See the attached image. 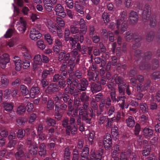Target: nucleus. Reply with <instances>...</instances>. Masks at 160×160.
I'll list each match as a JSON object with an SVG mask.
<instances>
[{"mask_svg":"<svg viewBox=\"0 0 160 160\" xmlns=\"http://www.w3.org/2000/svg\"><path fill=\"white\" fill-rule=\"evenodd\" d=\"M141 130V128L140 124L139 123H137L135 126L133 131L134 135L140 140L142 139V136L139 135V134Z\"/></svg>","mask_w":160,"mask_h":160,"instance_id":"473e14b6","label":"nucleus"},{"mask_svg":"<svg viewBox=\"0 0 160 160\" xmlns=\"http://www.w3.org/2000/svg\"><path fill=\"white\" fill-rule=\"evenodd\" d=\"M79 40V37L78 36H74L73 37H70L68 41L72 49L75 48L76 44Z\"/></svg>","mask_w":160,"mask_h":160,"instance_id":"c85d7f7f","label":"nucleus"},{"mask_svg":"<svg viewBox=\"0 0 160 160\" xmlns=\"http://www.w3.org/2000/svg\"><path fill=\"white\" fill-rule=\"evenodd\" d=\"M79 24L80 28L85 30H83V32H85L84 33H85L86 32V30L87 29V26L84 19L82 18L80 19L79 22Z\"/></svg>","mask_w":160,"mask_h":160,"instance_id":"13d9d810","label":"nucleus"},{"mask_svg":"<svg viewBox=\"0 0 160 160\" xmlns=\"http://www.w3.org/2000/svg\"><path fill=\"white\" fill-rule=\"evenodd\" d=\"M0 81L2 87H6L8 83V81L7 79L6 76L4 75H1Z\"/></svg>","mask_w":160,"mask_h":160,"instance_id":"49530a36","label":"nucleus"},{"mask_svg":"<svg viewBox=\"0 0 160 160\" xmlns=\"http://www.w3.org/2000/svg\"><path fill=\"white\" fill-rule=\"evenodd\" d=\"M154 33L153 31H150L148 32L146 37V39L147 41L151 42L153 39L154 36Z\"/></svg>","mask_w":160,"mask_h":160,"instance_id":"052dcab7","label":"nucleus"},{"mask_svg":"<svg viewBox=\"0 0 160 160\" xmlns=\"http://www.w3.org/2000/svg\"><path fill=\"white\" fill-rule=\"evenodd\" d=\"M129 158L130 160H137V158L136 153H131V150L128 149L124 152L121 153L120 160H128Z\"/></svg>","mask_w":160,"mask_h":160,"instance_id":"0eeeda50","label":"nucleus"},{"mask_svg":"<svg viewBox=\"0 0 160 160\" xmlns=\"http://www.w3.org/2000/svg\"><path fill=\"white\" fill-rule=\"evenodd\" d=\"M8 139L9 141L7 145V147L9 148H14L16 144L17 138L16 134L14 132H12L8 136Z\"/></svg>","mask_w":160,"mask_h":160,"instance_id":"9b49d317","label":"nucleus"},{"mask_svg":"<svg viewBox=\"0 0 160 160\" xmlns=\"http://www.w3.org/2000/svg\"><path fill=\"white\" fill-rule=\"evenodd\" d=\"M70 57V54L69 52L67 53L64 50H63L59 53L58 60L60 62L64 60L65 61H67L69 60Z\"/></svg>","mask_w":160,"mask_h":160,"instance_id":"4be33fe9","label":"nucleus"},{"mask_svg":"<svg viewBox=\"0 0 160 160\" xmlns=\"http://www.w3.org/2000/svg\"><path fill=\"white\" fill-rule=\"evenodd\" d=\"M148 121V116L147 114H143L140 117V122L143 124L147 123Z\"/></svg>","mask_w":160,"mask_h":160,"instance_id":"3c124183","label":"nucleus"},{"mask_svg":"<svg viewBox=\"0 0 160 160\" xmlns=\"http://www.w3.org/2000/svg\"><path fill=\"white\" fill-rule=\"evenodd\" d=\"M127 13L123 11L120 14L118 19L117 20V28L118 30L115 32V33L118 35L120 32L123 33L127 29V21L126 19Z\"/></svg>","mask_w":160,"mask_h":160,"instance_id":"7ed1b4c3","label":"nucleus"},{"mask_svg":"<svg viewBox=\"0 0 160 160\" xmlns=\"http://www.w3.org/2000/svg\"><path fill=\"white\" fill-rule=\"evenodd\" d=\"M53 72V68H49L48 69L44 70L42 73V77L43 78H46L48 75H50Z\"/></svg>","mask_w":160,"mask_h":160,"instance_id":"79ce46f5","label":"nucleus"},{"mask_svg":"<svg viewBox=\"0 0 160 160\" xmlns=\"http://www.w3.org/2000/svg\"><path fill=\"white\" fill-rule=\"evenodd\" d=\"M9 61V55L6 53L3 54L0 57V66L2 68H4Z\"/></svg>","mask_w":160,"mask_h":160,"instance_id":"aec40b11","label":"nucleus"},{"mask_svg":"<svg viewBox=\"0 0 160 160\" xmlns=\"http://www.w3.org/2000/svg\"><path fill=\"white\" fill-rule=\"evenodd\" d=\"M67 108V105L64 103H61L59 101H57L55 103V118L58 120H60L62 116V112L65 111Z\"/></svg>","mask_w":160,"mask_h":160,"instance_id":"39448f33","label":"nucleus"},{"mask_svg":"<svg viewBox=\"0 0 160 160\" xmlns=\"http://www.w3.org/2000/svg\"><path fill=\"white\" fill-rule=\"evenodd\" d=\"M115 81V83L118 85L122 84L125 82H123V78L120 76H118L117 74H115L112 77V80Z\"/></svg>","mask_w":160,"mask_h":160,"instance_id":"58836bf2","label":"nucleus"},{"mask_svg":"<svg viewBox=\"0 0 160 160\" xmlns=\"http://www.w3.org/2000/svg\"><path fill=\"white\" fill-rule=\"evenodd\" d=\"M127 86L126 83L119 84L118 86V91L119 94L122 95H125V89Z\"/></svg>","mask_w":160,"mask_h":160,"instance_id":"e433bc0d","label":"nucleus"},{"mask_svg":"<svg viewBox=\"0 0 160 160\" xmlns=\"http://www.w3.org/2000/svg\"><path fill=\"white\" fill-rule=\"evenodd\" d=\"M23 146L19 144L17 146L18 151L16 153L15 156L17 160H22L24 158V154L23 151Z\"/></svg>","mask_w":160,"mask_h":160,"instance_id":"6ab92c4d","label":"nucleus"},{"mask_svg":"<svg viewBox=\"0 0 160 160\" xmlns=\"http://www.w3.org/2000/svg\"><path fill=\"white\" fill-rule=\"evenodd\" d=\"M19 21L20 24L18 28V29L20 32L22 33H24L27 29L26 22L22 17L20 18Z\"/></svg>","mask_w":160,"mask_h":160,"instance_id":"bb28decb","label":"nucleus"},{"mask_svg":"<svg viewBox=\"0 0 160 160\" xmlns=\"http://www.w3.org/2000/svg\"><path fill=\"white\" fill-rule=\"evenodd\" d=\"M99 143L103 145L106 150H109L112 147V139L111 135L108 133L104 136L103 140H101Z\"/></svg>","mask_w":160,"mask_h":160,"instance_id":"6e6552de","label":"nucleus"},{"mask_svg":"<svg viewBox=\"0 0 160 160\" xmlns=\"http://www.w3.org/2000/svg\"><path fill=\"white\" fill-rule=\"evenodd\" d=\"M78 127L76 124L69 125L65 129L66 136H70L71 134L73 136L76 134L78 132Z\"/></svg>","mask_w":160,"mask_h":160,"instance_id":"dca6fc26","label":"nucleus"},{"mask_svg":"<svg viewBox=\"0 0 160 160\" xmlns=\"http://www.w3.org/2000/svg\"><path fill=\"white\" fill-rule=\"evenodd\" d=\"M135 56L138 58L137 60L138 64H139V68L140 70H145L149 71L151 68V66L149 63L146 61V59L150 60L152 55V53L148 51L144 53L141 52L139 50H137L135 52Z\"/></svg>","mask_w":160,"mask_h":160,"instance_id":"f257e3e1","label":"nucleus"},{"mask_svg":"<svg viewBox=\"0 0 160 160\" xmlns=\"http://www.w3.org/2000/svg\"><path fill=\"white\" fill-rule=\"evenodd\" d=\"M70 76H71L72 77L75 78L77 79H79L82 78V73L81 71L78 70H76L75 72H73L72 74V76L69 75Z\"/></svg>","mask_w":160,"mask_h":160,"instance_id":"8fccbe9b","label":"nucleus"},{"mask_svg":"<svg viewBox=\"0 0 160 160\" xmlns=\"http://www.w3.org/2000/svg\"><path fill=\"white\" fill-rule=\"evenodd\" d=\"M120 146L118 144L114 145L112 147L111 150V155L114 156L119 153Z\"/></svg>","mask_w":160,"mask_h":160,"instance_id":"ea45409f","label":"nucleus"},{"mask_svg":"<svg viewBox=\"0 0 160 160\" xmlns=\"http://www.w3.org/2000/svg\"><path fill=\"white\" fill-rule=\"evenodd\" d=\"M141 10L142 11V21L144 22L148 21L149 20L151 14V8L150 5L148 3L145 4L143 9L141 8Z\"/></svg>","mask_w":160,"mask_h":160,"instance_id":"423d86ee","label":"nucleus"},{"mask_svg":"<svg viewBox=\"0 0 160 160\" xmlns=\"http://www.w3.org/2000/svg\"><path fill=\"white\" fill-rule=\"evenodd\" d=\"M22 51H24V52L22 53L23 56L25 58H26L28 59H30L31 58V56L27 52L28 50L26 47L23 46L22 48Z\"/></svg>","mask_w":160,"mask_h":160,"instance_id":"6e6d98bb","label":"nucleus"},{"mask_svg":"<svg viewBox=\"0 0 160 160\" xmlns=\"http://www.w3.org/2000/svg\"><path fill=\"white\" fill-rule=\"evenodd\" d=\"M3 106L5 110L7 112L11 111L13 107V105L12 102H4Z\"/></svg>","mask_w":160,"mask_h":160,"instance_id":"a18cd8bd","label":"nucleus"},{"mask_svg":"<svg viewBox=\"0 0 160 160\" xmlns=\"http://www.w3.org/2000/svg\"><path fill=\"white\" fill-rule=\"evenodd\" d=\"M25 131L21 129L18 130L17 132L16 138L22 139L23 138L25 135Z\"/></svg>","mask_w":160,"mask_h":160,"instance_id":"5fc2aeb1","label":"nucleus"},{"mask_svg":"<svg viewBox=\"0 0 160 160\" xmlns=\"http://www.w3.org/2000/svg\"><path fill=\"white\" fill-rule=\"evenodd\" d=\"M44 38L49 45H51L52 44L53 40L50 34H45L44 35Z\"/></svg>","mask_w":160,"mask_h":160,"instance_id":"680f3d73","label":"nucleus"},{"mask_svg":"<svg viewBox=\"0 0 160 160\" xmlns=\"http://www.w3.org/2000/svg\"><path fill=\"white\" fill-rule=\"evenodd\" d=\"M20 91L22 95L26 96L29 94V91L27 87L24 85L22 84L20 86Z\"/></svg>","mask_w":160,"mask_h":160,"instance_id":"de8ad7c7","label":"nucleus"},{"mask_svg":"<svg viewBox=\"0 0 160 160\" xmlns=\"http://www.w3.org/2000/svg\"><path fill=\"white\" fill-rule=\"evenodd\" d=\"M151 151V147L143 148V149L142 151V154L143 156H147L149 154Z\"/></svg>","mask_w":160,"mask_h":160,"instance_id":"774afa93","label":"nucleus"},{"mask_svg":"<svg viewBox=\"0 0 160 160\" xmlns=\"http://www.w3.org/2000/svg\"><path fill=\"white\" fill-rule=\"evenodd\" d=\"M55 11L57 15L63 18L65 17L66 14L64 11V8L60 4H57L55 8Z\"/></svg>","mask_w":160,"mask_h":160,"instance_id":"5701e85b","label":"nucleus"},{"mask_svg":"<svg viewBox=\"0 0 160 160\" xmlns=\"http://www.w3.org/2000/svg\"><path fill=\"white\" fill-rule=\"evenodd\" d=\"M37 43L38 47L41 49L43 50L45 48L46 45L43 40H40L38 41Z\"/></svg>","mask_w":160,"mask_h":160,"instance_id":"e2e57ef3","label":"nucleus"},{"mask_svg":"<svg viewBox=\"0 0 160 160\" xmlns=\"http://www.w3.org/2000/svg\"><path fill=\"white\" fill-rule=\"evenodd\" d=\"M29 36L31 39L36 41L41 38L42 34L38 30L34 28H32L31 29Z\"/></svg>","mask_w":160,"mask_h":160,"instance_id":"a211bd4d","label":"nucleus"},{"mask_svg":"<svg viewBox=\"0 0 160 160\" xmlns=\"http://www.w3.org/2000/svg\"><path fill=\"white\" fill-rule=\"evenodd\" d=\"M74 7L76 11L81 14L84 13V7L78 4V3H75Z\"/></svg>","mask_w":160,"mask_h":160,"instance_id":"37998d69","label":"nucleus"},{"mask_svg":"<svg viewBox=\"0 0 160 160\" xmlns=\"http://www.w3.org/2000/svg\"><path fill=\"white\" fill-rule=\"evenodd\" d=\"M75 66L74 60L70 59L68 62V73L70 75L71 73L74 70Z\"/></svg>","mask_w":160,"mask_h":160,"instance_id":"f704fd0d","label":"nucleus"},{"mask_svg":"<svg viewBox=\"0 0 160 160\" xmlns=\"http://www.w3.org/2000/svg\"><path fill=\"white\" fill-rule=\"evenodd\" d=\"M153 130L149 127H145L142 130L143 135L146 138H150L153 134Z\"/></svg>","mask_w":160,"mask_h":160,"instance_id":"b1692460","label":"nucleus"},{"mask_svg":"<svg viewBox=\"0 0 160 160\" xmlns=\"http://www.w3.org/2000/svg\"><path fill=\"white\" fill-rule=\"evenodd\" d=\"M79 152H81V156L82 158H89V149L88 145L85 146L81 150H79Z\"/></svg>","mask_w":160,"mask_h":160,"instance_id":"7c9ffc66","label":"nucleus"},{"mask_svg":"<svg viewBox=\"0 0 160 160\" xmlns=\"http://www.w3.org/2000/svg\"><path fill=\"white\" fill-rule=\"evenodd\" d=\"M66 81L69 85L72 84L80 92L86 91L89 85L88 81L85 78L80 79L79 81L78 79L70 76L67 79Z\"/></svg>","mask_w":160,"mask_h":160,"instance_id":"f03ea898","label":"nucleus"},{"mask_svg":"<svg viewBox=\"0 0 160 160\" xmlns=\"http://www.w3.org/2000/svg\"><path fill=\"white\" fill-rule=\"evenodd\" d=\"M0 135L1 137H6L8 135V132L4 128H2L0 130Z\"/></svg>","mask_w":160,"mask_h":160,"instance_id":"338daca9","label":"nucleus"},{"mask_svg":"<svg viewBox=\"0 0 160 160\" xmlns=\"http://www.w3.org/2000/svg\"><path fill=\"white\" fill-rule=\"evenodd\" d=\"M138 16L136 12L131 11L129 14V20L130 22L132 24H134L136 23L138 20Z\"/></svg>","mask_w":160,"mask_h":160,"instance_id":"412c9836","label":"nucleus"},{"mask_svg":"<svg viewBox=\"0 0 160 160\" xmlns=\"http://www.w3.org/2000/svg\"><path fill=\"white\" fill-rule=\"evenodd\" d=\"M88 109H85L83 107L79 108V115L82 116V120L87 123L90 124L92 123L91 118L89 117Z\"/></svg>","mask_w":160,"mask_h":160,"instance_id":"1a4fd4ad","label":"nucleus"},{"mask_svg":"<svg viewBox=\"0 0 160 160\" xmlns=\"http://www.w3.org/2000/svg\"><path fill=\"white\" fill-rule=\"evenodd\" d=\"M39 92V88L38 87H32L31 89L29 95L31 98H33L37 97Z\"/></svg>","mask_w":160,"mask_h":160,"instance_id":"2f4dec72","label":"nucleus"},{"mask_svg":"<svg viewBox=\"0 0 160 160\" xmlns=\"http://www.w3.org/2000/svg\"><path fill=\"white\" fill-rule=\"evenodd\" d=\"M38 153L41 157H44L46 156V145L44 142H42L39 144Z\"/></svg>","mask_w":160,"mask_h":160,"instance_id":"393cba45","label":"nucleus"},{"mask_svg":"<svg viewBox=\"0 0 160 160\" xmlns=\"http://www.w3.org/2000/svg\"><path fill=\"white\" fill-rule=\"evenodd\" d=\"M42 62V57L39 54L36 55L33 59V69L36 70Z\"/></svg>","mask_w":160,"mask_h":160,"instance_id":"f3484780","label":"nucleus"},{"mask_svg":"<svg viewBox=\"0 0 160 160\" xmlns=\"http://www.w3.org/2000/svg\"><path fill=\"white\" fill-rule=\"evenodd\" d=\"M152 69L155 70L159 66V61L156 59H153L152 61Z\"/></svg>","mask_w":160,"mask_h":160,"instance_id":"69168bd1","label":"nucleus"},{"mask_svg":"<svg viewBox=\"0 0 160 160\" xmlns=\"http://www.w3.org/2000/svg\"><path fill=\"white\" fill-rule=\"evenodd\" d=\"M104 151V150L101 148H99L96 152L92 151L90 160H101Z\"/></svg>","mask_w":160,"mask_h":160,"instance_id":"f8f14e48","label":"nucleus"},{"mask_svg":"<svg viewBox=\"0 0 160 160\" xmlns=\"http://www.w3.org/2000/svg\"><path fill=\"white\" fill-rule=\"evenodd\" d=\"M58 84L56 83H52L48 86L46 90L47 92L51 93L53 92H57L59 90Z\"/></svg>","mask_w":160,"mask_h":160,"instance_id":"cd10ccee","label":"nucleus"},{"mask_svg":"<svg viewBox=\"0 0 160 160\" xmlns=\"http://www.w3.org/2000/svg\"><path fill=\"white\" fill-rule=\"evenodd\" d=\"M64 153L63 154L64 160H71V153L70 152V149L68 147H67L64 149Z\"/></svg>","mask_w":160,"mask_h":160,"instance_id":"a19ab883","label":"nucleus"},{"mask_svg":"<svg viewBox=\"0 0 160 160\" xmlns=\"http://www.w3.org/2000/svg\"><path fill=\"white\" fill-rule=\"evenodd\" d=\"M102 19L105 23H108L110 20V15L107 12H104L102 15Z\"/></svg>","mask_w":160,"mask_h":160,"instance_id":"4d7b16f0","label":"nucleus"},{"mask_svg":"<svg viewBox=\"0 0 160 160\" xmlns=\"http://www.w3.org/2000/svg\"><path fill=\"white\" fill-rule=\"evenodd\" d=\"M24 83L27 84L28 87H30L33 84L32 79L29 77H27L23 79Z\"/></svg>","mask_w":160,"mask_h":160,"instance_id":"0e129e2a","label":"nucleus"},{"mask_svg":"<svg viewBox=\"0 0 160 160\" xmlns=\"http://www.w3.org/2000/svg\"><path fill=\"white\" fill-rule=\"evenodd\" d=\"M27 144L29 145V151L30 153L33 155H35L37 153L38 148L36 143L30 138H28Z\"/></svg>","mask_w":160,"mask_h":160,"instance_id":"ddd939ff","label":"nucleus"},{"mask_svg":"<svg viewBox=\"0 0 160 160\" xmlns=\"http://www.w3.org/2000/svg\"><path fill=\"white\" fill-rule=\"evenodd\" d=\"M89 96L85 92H82L80 96V99L82 102L84 109H88L89 105Z\"/></svg>","mask_w":160,"mask_h":160,"instance_id":"4468645a","label":"nucleus"},{"mask_svg":"<svg viewBox=\"0 0 160 160\" xmlns=\"http://www.w3.org/2000/svg\"><path fill=\"white\" fill-rule=\"evenodd\" d=\"M90 90L93 93L101 91L102 87L100 84L98 82H91L90 85Z\"/></svg>","mask_w":160,"mask_h":160,"instance_id":"a878e982","label":"nucleus"},{"mask_svg":"<svg viewBox=\"0 0 160 160\" xmlns=\"http://www.w3.org/2000/svg\"><path fill=\"white\" fill-rule=\"evenodd\" d=\"M151 78L156 80L160 78V71H157L153 72L151 75Z\"/></svg>","mask_w":160,"mask_h":160,"instance_id":"864d4df0","label":"nucleus"},{"mask_svg":"<svg viewBox=\"0 0 160 160\" xmlns=\"http://www.w3.org/2000/svg\"><path fill=\"white\" fill-rule=\"evenodd\" d=\"M126 122L127 126L131 128L134 127L135 123L134 118L131 116H128L126 119Z\"/></svg>","mask_w":160,"mask_h":160,"instance_id":"72a5a7b5","label":"nucleus"},{"mask_svg":"<svg viewBox=\"0 0 160 160\" xmlns=\"http://www.w3.org/2000/svg\"><path fill=\"white\" fill-rule=\"evenodd\" d=\"M148 107L151 110H156L158 108L157 104L153 102H151L148 104Z\"/></svg>","mask_w":160,"mask_h":160,"instance_id":"bf43d9fd","label":"nucleus"},{"mask_svg":"<svg viewBox=\"0 0 160 160\" xmlns=\"http://www.w3.org/2000/svg\"><path fill=\"white\" fill-rule=\"evenodd\" d=\"M110 97H106L105 99L106 105L110 106L111 105V102L116 103V98L117 96L116 95V91L113 92H110L109 93Z\"/></svg>","mask_w":160,"mask_h":160,"instance_id":"2eb2a0df","label":"nucleus"},{"mask_svg":"<svg viewBox=\"0 0 160 160\" xmlns=\"http://www.w3.org/2000/svg\"><path fill=\"white\" fill-rule=\"evenodd\" d=\"M125 39L128 42L131 40H134L135 43L133 45L132 48L135 49L139 47L141 44L139 42L142 39V38L139 35L137 32L132 33L131 31H128L126 32Z\"/></svg>","mask_w":160,"mask_h":160,"instance_id":"20e7f679","label":"nucleus"},{"mask_svg":"<svg viewBox=\"0 0 160 160\" xmlns=\"http://www.w3.org/2000/svg\"><path fill=\"white\" fill-rule=\"evenodd\" d=\"M111 133L112 138L116 140L118 138L119 132L118 128L117 126H115L112 128Z\"/></svg>","mask_w":160,"mask_h":160,"instance_id":"c9c22d12","label":"nucleus"},{"mask_svg":"<svg viewBox=\"0 0 160 160\" xmlns=\"http://www.w3.org/2000/svg\"><path fill=\"white\" fill-rule=\"evenodd\" d=\"M48 27L49 31L54 35H57L60 38L62 37V33L61 28L58 25L55 26L52 24H48Z\"/></svg>","mask_w":160,"mask_h":160,"instance_id":"9d476101","label":"nucleus"},{"mask_svg":"<svg viewBox=\"0 0 160 160\" xmlns=\"http://www.w3.org/2000/svg\"><path fill=\"white\" fill-rule=\"evenodd\" d=\"M58 98V101H59L61 103H64L67 105L66 103H68L70 99H72L70 98L69 95L66 93H63L62 94L61 96L59 98L57 97Z\"/></svg>","mask_w":160,"mask_h":160,"instance_id":"c756f323","label":"nucleus"},{"mask_svg":"<svg viewBox=\"0 0 160 160\" xmlns=\"http://www.w3.org/2000/svg\"><path fill=\"white\" fill-rule=\"evenodd\" d=\"M45 122L48 126H53L56 124V121L50 118H47L45 120Z\"/></svg>","mask_w":160,"mask_h":160,"instance_id":"09e8293b","label":"nucleus"},{"mask_svg":"<svg viewBox=\"0 0 160 160\" xmlns=\"http://www.w3.org/2000/svg\"><path fill=\"white\" fill-rule=\"evenodd\" d=\"M88 75L90 80L95 81L98 80V76L96 72L88 71Z\"/></svg>","mask_w":160,"mask_h":160,"instance_id":"4c0bfd02","label":"nucleus"},{"mask_svg":"<svg viewBox=\"0 0 160 160\" xmlns=\"http://www.w3.org/2000/svg\"><path fill=\"white\" fill-rule=\"evenodd\" d=\"M107 85L108 89H109V93L110 92L116 91L115 88V83L112 81V80L107 82Z\"/></svg>","mask_w":160,"mask_h":160,"instance_id":"c03bdc74","label":"nucleus"},{"mask_svg":"<svg viewBox=\"0 0 160 160\" xmlns=\"http://www.w3.org/2000/svg\"><path fill=\"white\" fill-rule=\"evenodd\" d=\"M58 86L61 88H64L66 86V81L65 78H62L58 82Z\"/></svg>","mask_w":160,"mask_h":160,"instance_id":"603ef678","label":"nucleus"}]
</instances>
